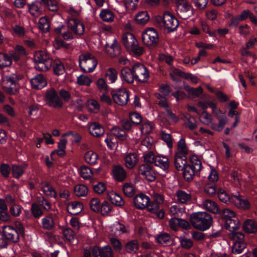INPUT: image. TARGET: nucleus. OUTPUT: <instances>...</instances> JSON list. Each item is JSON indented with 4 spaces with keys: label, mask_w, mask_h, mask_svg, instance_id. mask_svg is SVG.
Instances as JSON below:
<instances>
[{
    "label": "nucleus",
    "mask_w": 257,
    "mask_h": 257,
    "mask_svg": "<svg viewBox=\"0 0 257 257\" xmlns=\"http://www.w3.org/2000/svg\"><path fill=\"white\" fill-rule=\"evenodd\" d=\"M174 20L177 21V18L170 12H166L163 17H158L156 19V23L160 27L167 29L168 32H171L177 30V25L172 27L174 26Z\"/></svg>",
    "instance_id": "10"
},
{
    "label": "nucleus",
    "mask_w": 257,
    "mask_h": 257,
    "mask_svg": "<svg viewBox=\"0 0 257 257\" xmlns=\"http://www.w3.org/2000/svg\"><path fill=\"white\" fill-rule=\"evenodd\" d=\"M110 94L113 101L121 106L127 104L129 100V95L124 88L111 89Z\"/></svg>",
    "instance_id": "12"
},
{
    "label": "nucleus",
    "mask_w": 257,
    "mask_h": 257,
    "mask_svg": "<svg viewBox=\"0 0 257 257\" xmlns=\"http://www.w3.org/2000/svg\"><path fill=\"white\" fill-rule=\"evenodd\" d=\"M159 59L161 61H165L171 67V70L169 72L170 77L174 82H177V68L172 66L173 57L168 55L161 54L159 56Z\"/></svg>",
    "instance_id": "20"
},
{
    "label": "nucleus",
    "mask_w": 257,
    "mask_h": 257,
    "mask_svg": "<svg viewBox=\"0 0 257 257\" xmlns=\"http://www.w3.org/2000/svg\"><path fill=\"white\" fill-rule=\"evenodd\" d=\"M185 88L186 90L190 94L196 96L198 97L203 93V89L201 87H198L196 88H194L192 87H190V86L186 85L185 86Z\"/></svg>",
    "instance_id": "56"
},
{
    "label": "nucleus",
    "mask_w": 257,
    "mask_h": 257,
    "mask_svg": "<svg viewBox=\"0 0 257 257\" xmlns=\"http://www.w3.org/2000/svg\"><path fill=\"white\" fill-rule=\"evenodd\" d=\"M202 207L203 209L214 214H216L219 211V207L217 203L210 199L203 200Z\"/></svg>",
    "instance_id": "28"
},
{
    "label": "nucleus",
    "mask_w": 257,
    "mask_h": 257,
    "mask_svg": "<svg viewBox=\"0 0 257 257\" xmlns=\"http://www.w3.org/2000/svg\"><path fill=\"white\" fill-rule=\"evenodd\" d=\"M149 19L150 17L146 11L140 12L135 17V20L137 23L141 25L145 24Z\"/></svg>",
    "instance_id": "39"
},
{
    "label": "nucleus",
    "mask_w": 257,
    "mask_h": 257,
    "mask_svg": "<svg viewBox=\"0 0 257 257\" xmlns=\"http://www.w3.org/2000/svg\"><path fill=\"white\" fill-rule=\"evenodd\" d=\"M138 173L142 175L149 182H153L156 179L155 174L152 167L148 164H143L140 166Z\"/></svg>",
    "instance_id": "18"
},
{
    "label": "nucleus",
    "mask_w": 257,
    "mask_h": 257,
    "mask_svg": "<svg viewBox=\"0 0 257 257\" xmlns=\"http://www.w3.org/2000/svg\"><path fill=\"white\" fill-rule=\"evenodd\" d=\"M23 78L22 75L17 73H12L5 76L3 81L7 86H3V90L8 94L15 95L19 91L20 80Z\"/></svg>",
    "instance_id": "3"
},
{
    "label": "nucleus",
    "mask_w": 257,
    "mask_h": 257,
    "mask_svg": "<svg viewBox=\"0 0 257 257\" xmlns=\"http://www.w3.org/2000/svg\"><path fill=\"white\" fill-rule=\"evenodd\" d=\"M156 240L160 244H163L164 243L167 245H169L172 243L171 236L167 233H164L157 236Z\"/></svg>",
    "instance_id": "40"
},
{
    "label": "nucleus",
    "mask_w": 257,
    "mask_h": 257,
    "mask_svg": "<svg viewBox=\"0 0 257 257\" xmlns=\"http://www.w3.org/2000/svg\"><path fill=\"white\" fill-rule=\"evenodd\" d=\"M117 71L115 69L109 68L105 72V77L110 83H113L117 79Z\"/></svg>",
    "instance_id": "38"
},
{
    "label": "nucleus",
    "mask_w": 257,
    "mask_h": 257,
    "mask_svg": "<svg viewBox=\"0 0 257 257\" xmlns=\"http://www.w3.org/2000/svg\"><path fill=\"white\" fill-rule=\"evenodd\" d=\"M54 73L56 75H61L63 74L65 71V67L63 62L59 60L56 59L53 60L52 65Z\"/></svg>",
    "instance_id": "32"
},
{
    "label": "nucleus",
    "mask_w": 257,
    "mask_h": 257,
    "mask_svg": "<svg viewBox=\"0 0 257 257\" xmlns=\"http://www.w3.org/2000/svg\"><path fill=\"white\" fill-rule=\"evenodd\" d=\"M27 167V165H20L17 164H13L12 165L11 172L13 177L18 179L21 177L25 173V169Z\"/></svg>",
    "instance_id": "30"
},
{
    "label": "nucleus",
    "mask_w": 257,
    "mask_h": 257,
    "mask_svg": "<svg viewBox=\"0 0 257 257\" xmlns=\"http://www.w3.org/2000/svg\"><path fill=\"white\" fill-rule=\"evenodd\" d=\"M178 16L181 19L186 20L192 14L191 6L186 0H178Z\"/></svg>",
    "instance_id": "14"
},
{
    "label": "nucleus",
    "mask_w": 257,
    "mask_h": 257,
    "mask_svg": "<svg viewBox=\"0 0 257 257\" xmlns=\"http://www.w3.org/2000/svg\"><path fill=\"white\" fill-rule=\"evenodd\" d=\"M139 249L138 241L136 240L128 241L125 245L124 250L129 253H136Z\"/></svg>",
    "instance_id": "31"
},
{
    "label": "nucleus",
    "mask_w": 257,
    "mask_h": 257,
    "mask_svg": "<svg viewBox=\"0 0 257 257\" xmlns=\"http://www.w3.org/2000/svg\"><path fill=\"white\" fill-rule=\"evenodd\" d=\"M33 60L35 68L39 71H46L52 65L53 59L50 53L44 50L36 51L34 54Z\"/></svg>",
    "instance_id": "2"
},
{
    "label": "nucleus",
    "mask_w": 257,
    "mask_h": 257,
    "mask_svg": "<svg viewBox=\"0 0 257 257\" xmlns=\"http://www.w3.org/2000/svg\"><path fill=\"white\" fill-rule=\"evenodd\" d=\"M31 211L34 217L36 218H39L43 214L42 210L36 203L32 204L31 206Z\"/></svg>",
    "instance_id": "59"
},
{
    "label": "nucleus",
    "mask_w": 257,
    "mask_h": 257,
    "mask_svg": "<svg viewBox=\"0 0 257 257\" xmlns=\"http://www.w3.org/2000/svg\"><path fill=\"white\" fill-rule=\"evenodd\" d=\"M122 43L126 49L134 55L140 56L143 53V48L138 45L137 40L132 33H126L122 35Z\"/></svg>",
    "instance_id": "6"
},
{
    "label": "nucleus",
    "mask_w": 257,
    "mask_h": 257,
    "mask_svg": "<svg viewBox=\"0 0 257 257\" xmlns=\"http://www.w3.org/2000/svg\"><path fill=\"white\" fill-rule=\"evenodd\" d=\"M68 27L76 35H82L84 33V25L77 19L69 20Z\"/></svg>",
    "instance_id": "19"
},
{
    "label": "nucleus",
    "mask_w": 257,
    "mask_h": 257,
    "mask_svg": "<svg viewBox=\"0 0 257 257\" xmlns=\"http://www.w3.org/2000/svg\"><path fill=\"white\" fill-rule=\"evenodd\" d=\"M243 230L248 233H254L257 232V223L252 219H247L242 226Z\"/></svg>",
    "instance_id": "29"
},
{
    "label": "nucleus",
    "mask_w": 257,
    "mask_h": 257,
    "mask_svg": "<svg viewBox=\"0 0 257 257\" xmlns=\"http://www.w3.org/2000/svg\"><path fill=\"white\" fill-rule=\"evenodd\" d=\"M112 175L113 178L118 181H123L126 177V172L123 167L114 165L112 168Z\"/></svg>",
    "instance_id": "21"
},
{
    "label": "nucleus",
    "mask_w": 257,
    "mask_h": 257,
    "mask_svg": "<svg viewBox=\"0 0 257 257\" xmlns=\"http://www.w3.org/2000/svg\"><path fill=\"white\" fill-rule=\"evenodd\" d=\"M100 18L105 22H110L113 21L114 15L108 9L102 10L99 14Z\"/></svg>",
    "instance_id": "45"
},
{
    "label": "nucleus",
    "mask_w": 257,
    "mask_h": 257,
    "mask_svg": "<svg viewBox=\"0 0 257 257\" xmlns=\"http://www.w3.org/2000/svg\"><path fill=\"white\" fill-rule=\"evenodd\" d=\"M0 234V246L2 248L7 247L9 244V242L16 243L19 241L17 230L11 226H5Z\"/></svg>",
    "instance_id": "5"
},
{
    "label": "nucleus",
    "mask_w": 257,
    "mask_h": 257,
    "mask_svg": "<svg viewBox=\"0 0 257 257\" xmlns=\"http://www.w3.org/2000/svg\"><path fill=\"white\" fill-rule=\"evenodd\" d=\"M189 150L186 144L185 140L181 139L178 142V162L181 161L183 157L187 158L186 155L188 154Z\"/></svg>",
    "instance_id": "27"
},
{
    "label": "nucleus",
    "mask_w": 257,
    "mask_h": 257,
    "mask_svg": "<svg viewBox=\"0 0 257 257\" xmlns=\"http://www.w3.org/2000/svg\"><path fill=\"white\" fill-rule=\"evenodd\" d=\"M200 120L203 123L209 125L212 121V116L206 111H203L200 116Z\"/></svg>",
    "instance_id": "62"
},
{
    "label": "nucleus",
    "mask_w": 257,
    "mask_h": 257,
    "mask_svg": "<svg viewBox=\"0 0 257 257\" xmlns=\"http://www.w3.org/2000/svg\"><path fill=\"white\" fill-rule=\"evenodd\" d=\"M190 221L195 228L204 231L211 226L212 218L206 212H198L190 215Z\"/></svg>",
    "instance_id": "1"
},
{
    "label": "nucleus",
    "mask_w": 257,
    "mask_h": 257,
    "mask_svg": "<svg viewBox=\"0 0 257 257\" xmlns=\"http://www.w3.org/2000/svg\"><path fill=\"white\" fill-rule=\"evenodd\" d=\"M79 171L81 177L84 179H89L92 175V171L90 168L85 165L81 166Z\"/></svg>",
    "instance_id": "54"
},
{
    "label": "nucleus",
    "mask_w": 257,
    "mask_h": 257,
    "mask_svg": "<svg viewBox=\"0 0 257 257\" xmlns=\"http://www.w3.org/2000/svg\"><path fill=\"white\" fill-rule=\"evenodd\" d=\"M113 134L116 136L119 140L124 141L126 139L125 132L118 127H114L112 128Z\"/></svg>",
    "instance_id": "60"
},
{
    "label": "nucleus",
    "mask_w": 257,
    "mask_h": 257,
    "mask_svg": "<svg viewBox=\"0 0 257 257\" xmlns=\"http://www.w3.org/2000/svg\"><path fill=\"white\" fill-rule=\"evenodd\" d=\"M100 201L98 198H92L89 203L91 209L95 212H99L100 207Z\"/></svg>",
    "instance_id": "61"
},
{
    "label": "nucleus",
    "mask_w": 257,
    "mask_h": 257,
    "mask_svg": "<svg viewBox=\"0 0 257 257\" xmlns=\"http://www.w3.org/2000/svg\"><path fill=\"white\" fill-rule=\"evenodd\" d=\"M122 190L124 194L128 197H133L136 193L135 188L130 183H124L123 185Z\"/></svg>",
    "instance_id": "44"
},
{
    "label": "nucleus",
    "mask_w": 257,
    "mask_h": 257,
    "mask_svg": "<svg viewBox=\"0 0 257 257\" xmlns=\"http://www.w3.org/2000/svg\"><path fill=\"white\" fill-rule=\"evenodd\" d=\"M41 4V2L36 1L29 5V12L32 16H35L36 14H41L40 5Z\"/></svg>",
    "instance_id": "46"
},
{
    "label": "nucleus",
    "mask_w": 257,
    "mask_h": 257,
    "mask_svg": "<svg viewBox=\"0 0 257 257\" xmlns=\"http://www.w3.org/2000/svg\"><path fill=\"white\" fill-rule=\"evenodd\" d=\"M142 37L144 44L146 46L155 47L158 45L159 36L157 31L154 28L147 29L143 32Z\"/></svg>",
    "instance_id": "11"
},
{
    "label": "nucleus",
    "mask_w": 257,
    "mask_h": 257,
    "mask_svg": "<svg viewBox=\"0 0 257 257\" xmlns=\"http://www.w3.org/2000/svg\"><path fill=\"white\" fill-rule=\"evenodd\" d=\"M83 208V205L82 203L74 201L68 203L67 209L69 214L76 215L82 211Z\"/></svg>",
    "instance_id": "25"
},
{
    "label": "nucleus",
    "mask_w": 257,
    "mask_h": 257,
    "mask_svg": "<svg viewBox=\"0 0 257 257\" xmlns=\"http://www.w3.org/2000/svg\"><path fill=\"white\" fill-rule=\"evenodd\" d=\"M149 211L154 213L159 219H163L165 215V213L162 209H159V206L156 204H153L149 208Z\"/></svg>",
    "instance_id": "50"
},
{
    "label": "nucleus",
    "mask_w": 257,
    "mask_h": 257,
    "mask_svg": "<svg viewBox=\"0 0 257 257\" xmlns=\"http://www.w3.org/2000/svg\"><path fill=\"white\" fill-rule=\"evenodd\" d=\"M155 165L160 167L164 169H167L169 167V160L167 157H163L161 159V156H156Z\"/></svg>",
    "instance_id": "47"
},
{
    "label": "nucleus",
    "mask_w": 257,
    "mask_h": 257,
    "mask_svg": "<svg viewBox=\"0 0 257 257\" xmlns=\"http://www.w3.org/2000/svg\"><path fill=\"white\" fill-rule=\"evenodd\" d=\"M97 65L96 59L92 57L89 53L83 54L79 56V65L81 71L84 73L92 72Z\"/></svg>",
    "instance_id": "8"
},
{
    "label": "nucleus",
    "mask_w": 257,
    "mask_h": 257,
    "mask_svg": "<svg viewBox=\"0 0 257 257\" xmlns=\"http://www.w3.org/2000/svg\"><path fill=\"white\" fill-rule=\"evenodd\" d=\"M97 87L100 92L108 93L109 86L106 83L105 80L103 78L98 79L95 82Z\"/></svg>",
    "instance_id": "41"
},
{
    "label": "nucleus",
    "mask_w": 257,
    "mask_h": 257,
    "mask_svg": "<svg viewBox=\"0 0 257 257\" xmlns=\"http://www.w3.org/2000/svg\"><path fill=\"white\" fill-rule=\"evenodd\" d=\"M42 224L43 228L47 230L53 229L55 226L54 218L51 215H48L42 218Z\"/></svg>",
    "instance_id": "36"
},
{
    "label": "nucleus",
    "mask_w": 257,
    "mask_h": 257,
    "mask_svg": "<svg viewBox=\"0 0 257 257\" xmlns=\"http://www.w3.org/2000/svg\"><path fill=\"white\" fill-rule=\"evenodd\" d=\"M191 167L196 172L199 171L202 168V163L199 158L195 155H192L190 157Z\"/></svg>",
    "instance_id": "42"
},
{
    "label": "nucleus",
    "mask_w": 257,
    "mask_h": 257,
    "mask_svg": "<svg viewBox=\"0 0 257 257\" xmlns=\"http://www.w3.org/2000/svg\"><path fill=\"white\" fill-rule=\"evenodd\" d=\"M233 200H232V204L239 208L243 209H248L250 204L247 200L244 199L238 194L233 196Z\"/></svg>",
    "instance_id": "24"
},
{
    "label": "nucleus",
    "mask_w": 257,
    "mask_h": 257,
    "mask_svg": "<svg viewBox=\"0 0 257 257\" xmlns=\"http://www.w3.org/2000/svg\"><path fill=\"white\" fill-rule=\"evenodd\" d=\"M98 159L97 154L92 151H87L84 155V160L86 163L94 165L97 163Z\"/></svg>",
    "instance_id": "34"
},
{
    "label": "nucleus",
    "mask_w": 257,
    "mask_h": 257,
    "mask_svg": "<svg viewBox=\"0 0 257 257\" xmlns=\"http://www.w3.org/2000/svg\"><path fill=\"white\" fill-rule=\"evenodd\" d=\"M230 231L229 236L233 242L232 252L236 254L240 253L246 247L244 234L241 232Z\"/></svg>",
    "instance_id": "9"
},
{
    "label": "nucleus",
    "mask_w": 257,
    "mask_h": 257,
    "mask_svg": "<svg viewBox=\"0 0 257 257\" xmlns=\"http://www.w3.org/2000/svg\"><path fill=\"white\" fill-rule=\"evenodd\" d=\"M110 243L116 252H120L122 250V244L121 242L116 238H111Z\"/></svg>",
    "instance_id": "64"
},
{
    "label": "nucleus",
    "mask_w": 257,
    "mask_h": 257,
    "mask_svg": "<svg viewBox=\"0 0 257 257\" xmlns=\"http://www.w3.org/2000/svg\"><path fill=\"white\" fill-rule=\"evenodd\" d=\"M137 155L135 153H129L124 158L125 166L127 168L132 169L138 162Z\"/></svg>",
    "instance_id": "33"
},
{
    "label": "nucleus",
    "mask_w": 257,
    "mask_h": 257,
    "mask_svg": "<svg viewBox=\"0 0 257 257\" xmlns=\"http://www.w3.org/2000/svg\"><path fill=\"white\" fill-rule=\"evenodd\" d=\"M31 84L33 88L41 89L47 85V82L43 74H38L31 79Z\"/></svg>",
    "instance_id": "22"
},
{
    "label": "nucleus",
    "mask_w": 257,
    "mask_h": 257,
    "mask_svg": "<svg viewBox=\"0 0 257 257\" xmlns=\"http://www.w3.org/2000/svg\"><path fill=\"white\" fill-rule=\"evenodd\" d=\"M120 77L122 80L128 83H133L134 80H136L133 68L130 69L128 67L122 68L120 73Z\"/></svg>",
    "instance_id": "23"
},
{
    "label": "nucleus",
    "mask_w": 257,
    "mask_h": 257,
    "mask_svg": "<svg viewBox=\"0 0 257 257\" xmlns=\"http://www.w3.org/2000/svg\"><path fill=\"white\" fill-rule=\"evenodd\" d=\"M220 215L224 220L227 229L234 231L239 228V221L234 211L229 208H225L221 211Z\"/></svg>",
    "instance_id": "4"
},
{
    "label": "nucleus",
    "mask_w": 257,
    "mask_h": 257,
    "mask_svg": "<svg viewBox=\"0 0 257 257\" xmlns=\"http://www.w3.org/2000/svg\"><path fill=\"white\" fill-rule=\"evenodd\" d=\"M12 170L11 167L8 164L2 163L0 166V173L5 178H8L10 176Z\"/></svg>",
    "instance_id": "53"
},
{
    "label": "nucleus",
    "mask_w": 257,
    "mask_h": 257,
    "mask_svg": "<svg viewBox=\"0 0 257 257\" xmlns=\"http://www.w3.org/2000/svg\"><path fill=\"white\" fill-rule=\"evenodd\" d=\"M133 203L135 206L139 209H143L146 207H148L149 209L152 206V202L149 197L143 193L134 197Z\"/></svg>",
    "instance_id": "16"
},
{
    "label": "nucleus",
    "mask_w": 257,
    "mask_h": 257,
    "mask_svg": "<svg viewBox=\"0 0 257 257\" xmlns=\"http://www.w3.org/2000/svg\"><path fill=\"white\" fill-rule=\"evenodd\" d=\"M58 94L60 98L62 100L63 102H68L71 98V95L70 93L65 89L64 88H61L58 91Z\"/></svg>",
    "instance_id": "52"
},
{
    "label": "nucleus",
    "mask_w": 257,
    "mask_h": 257,
    "mask_svg": "<svg viewBox=\"0 0 257 257\" xmlns=\"http://www.w3.org/2000/svg\"><path fill=\"white\" fill-rule=\"evenodd\" d=\"M45 101L51 107L60 109L63 107L64 103L59 96L58 91L54 88L47 90L45 95Z\"/></svg>",
    "instance_id": "7"
},
{
    "label": "nucleus",
    "mask_w": 257,
    "mask_h": 257,
    "mask_svg": "<svg viewBox=\"0 0 257 257\" xmlns=\"http://www.w3.org/2000/svg\"><path fill=\"white\" fill-rule=\"evenodd\" d=\"M191 198L190 194L187 193L183 191H178V201L185 203Z\"/></svg>",
    "instance_id": "57"
},
{
    "label": "nucleus",
    "mask_w": 257,
    "mask_h": 257,
    "mask_svg": "<svg viewBox=\"0 0 257 257\" xmlns=\"http://www.w3.org/2000/svg\"><path fill=\"white\" fill-rule=\"evenodd\" d=\"M12 63V58L7 54L0 53V67L4 68L10 66Z\"/></svg>",
    "instance_id": "48"
},
{
    "label": "nucleus",
    "mask_w": 257,
    "mask_h": 257,
    "mask_svg": "<svg viewBox=\"0 0 257 257\" xmlns=\"http://www.w3.org/2000/svg\"><path fill=\"white\" fill-rule=\"evenodd\" d=\"M130 119L133 123L136 125H139L142 121L141 115L137 112H131L130 114Z\"/></svg>",
    "instance_id": "58"
},
{
    "label": "nucleus",
    "mask_w": 257,
    "mask_h": 257,
    "mask_svg": "<svg viewBox=\"0 0 257 257\" xmlns=\"http://www.w3.org/2000/svg\"><path fill=\"white\" fill-rule=\"evenodd\" d=\"M112 206L111 204L107 201L104 200L100 205L99 212H100L102 215L106 216L112 211Z\"/></svg>",
    "instance_id": "43"
},
{
    "label": "nucleus",
    "mask_w": 257,
    "mask_h": 257,
    "mask_svg": "<svg viewBox=\"0 0 257 257\" xmlns=\"http://www.w3.org/2000/svg\"><path fill=\"white\" fill-rule=\"evenodd\" d=\"M134 73L136 76V80L145 82L147 81L149 75L147 68L142 64L136 63L133 66Z\"/></svg>",
    "instance_id": "15"
},
{
    "label": "nucleus",
    "mask_w": 257,
    "mask_h": 257,
    "mask_svg": "<svg viewBox=\"0 0 257 257\" xmlns=\"http://www.w3.org/2000/svg\"><path fill=\"white\" fill-rule=\"evenodd\" d=\"M88 191L87 187L83 184L77 185L74 188V192L75 194L79 197L86 196Z\"/></svg>",
    "instance_id": "49"
},
{
    "label": "nucleus",
    "mask_w": 257,
    "mask_h": 257,
    "mask_svg": "<svg viewBox=\"0 0 257 257\" xmlns=\"http://www.w3.org/2000/svg\"><path fill=\"white\" fill-rule=\"evenodd\" d=\"M50 27L49 20L46 17H41L38 22V28L43 33H47L49 31Z\"/></svg>",
    "instance_id": "37"
},
{
    "label": "nucleus",
    "mask_w": 257,
    "mask_h": 257,
    "mask_svg": "<svg viewBox=\"0 0 257 257\" xmlns=\"http://www.w3.org/2000/svg\"><path fill=\"white\" fill-rule=\"evenodd\" d=\"M204 191L209 196H212L216 193V186L212 183H207L204 187Z\"/></svg>",
    "instance_id": "51"
},
{
    "label": "nucleus",
    "mask_w": 257,
    "mask_h": 257,
    "mask_svg": "<svg viewBox=\"0 0 257 257\" xmlns=\"http://www.w3.org/2000/svg\"><path fill=\"white\" fill-rule=\"evenodd\" d=\"M217 194L218 198L221 202L226 204H232V200H233V195H229L226 191L222 189H219Z\"/></svg>",
    "instance_id": "35"
},
{
    "label": "nucleus",
    "mask_w": 257,
    "mask_h": 257,
    "mask_svg": "<svg viewBox=\"0 0 257 257\" xmlns=\"http://www.w3.org/2000/svg\"><path fill=\"white\" fill-rule=\"evenodd\" d=\"M88 130L90 134L95 137H99L103 135L104 133V128L97 122L91 123L88 127Z\"/></svg>",
    "instance_id": "26"
},
{
    "label": "nucleus",
    "mask_w": 257,
    "mask_h": 257,
    "mask_svg": "<svg viewBox=\"0 0 257 257\" xmlns=\"http://www.w3.org/2000/svg\"><path fill=\"white\" fill-rule=\"evenodd\" d=\"M77 82L80 85L89 86L92 83V80L88 76L81 74L77 77Z\"/></svg>",
    "instance_id": "55"
},
{
    "label": "nucleus",
    "mask_w": 257,
    "mask_h": 257,
    "mask_svg": "<svg viewBox=\"0 0 257 257\" xmlns=\"http://www.w3.org/2000/svg\"><path fill=\"white\" fill-rule=\"evenodd\" d=\"M94 192L97 194H101L106 190L105 184L101 182H97L96 184L93 185Z\"/></svg>",
    "instance_id": "63"
},
{
    "label": "nucleus",
    "mask_w": 257,
    "mask_h": 257,
    "mask_svg": "<svg viewBox=\"0 0 257 257\" xmlns=\"http://www.w3.org/2000/svg\"><path fill=\"white\" fill-rule=\"evenodd\" d=\"M92 254L94 257H113V251L109 245L103 247L94 246L92 250Z\"/></svg>",
    "instance_id": "17"
},
{
    "label": "nucleus",
    "mask_w": 257,
    "mask_h": 257,
    "mask_svg": "<svg viewBox=\"0 0 257 257\" xmlns=\"http://www.w3.org/2000/svg\"><path fill=\"white\" fill-rule=\"evenodd\" d=\"M182 170L184 178L187 181H191L196 171L187 164V158L183 157L181 161L178 162V170Z\"/></svg>",
    "instance_id": "13"
}]
</instances>
